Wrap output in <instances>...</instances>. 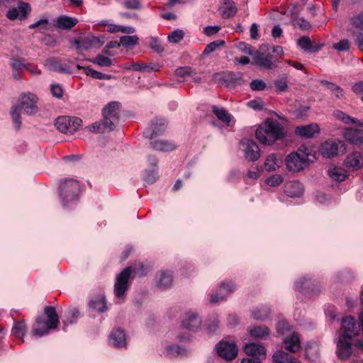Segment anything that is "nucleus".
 Listing matches in <instances>:
<instances>
[{
    "label": "nucleus",
    "mask_w": 363,
    "mask_h": 363,
    "mask_svg": "<svg viewBox=\"0 0 363 363\" xmlns=\"http://www.w3.org/2000/svg\"><path fill=\"white\" fill-rule=\"evenodd\" d=\"M313 282L310 279L306 277H302L298 279L295 283L296 289L301 292L313 290Z\"/></svg>",
    "instance_id": "42"
},
{
    "label": "nucleus",
    "mask_w": 363,
    "mask_h": 363,
    "mask_svg": "<svg viewBox=\"0 0 363 363\" xmlns=\"http://www.w3.org/2000/svg\"><path fill=\"white\" fill-rule=\"evenodd\" d=\"M119 107L118 102H110L103 110V119L86 127V128L94 133H104L114 130L119 118Z\"/></svg>",
    "instance_id": "3"
},
{
    "label": "nucleus",
    "mask_w": 363,
    "mask_h": 363,
    "mask_svg": "<svg viewBox=\"0 0 363 363\" xmlns=\"http://www.w3.org/2000/svg\"><path fill=\"white\" fill-rule=\"evenodd\" d=\"M319 132L320 128L317 123L298 126L295 129L296 134L303 138H313Z\"/></svg>",
    "instance_id": "18"
},
{
    "label": "nucleus",
    "mask_w": 363,
    "mask_h": 363,
    "mask_svg": "<svg viewBox=\"0 0 363 363\" xmlns=\"http://www.w3.org/2000/svg\"><path fill=\"white\" fill-rule=\"evenodd\" d=\"M294 24L295 26H297L303 30H308L311 27V23L308 21L298 17H296L294 20Z\"/></svg>",
    "instance_id": "58"
},
{
    "label": "nucleus",
    "mask_w": 363,
    "mask_h": 363,
    "mask_svg": "<svg viewBox=\"0 0 363 363\" xmlns=\"http://www.w3.org/2000/svg\"><path fill=\"white\" fill-rule=\"evenodd\" d=\"M16 9L18 10L20 13V20L26 18L31 11L30 5L28 3L23 1H20L18 3V8Z\"/></svg>",
    "instance_id": "49"
},
{
    "label": "nucleus",
    "mask_w": 363,
    "mask_h": 363,
    "mask_svg": "<svg viewBox=\"0 0 363 363\" xmlns=\"http://www.w3.org/2000/svg\"><path fill=\"white\" fill-rule=\"evenodd\" d=\"M359 328L353 317L342 320L340 336L337 342V354L341 359L348 358L352 353V339L359 334Z\"/></svg>",
    "instance_id": "1"
},
{
    "label": "nucleus",
    "mask_w": 363,
    "mask_h": 363,
    "mask_svg": "<svg viewBox=\"0 0 363 363\" xmlns=\"http://www.w3.org/2000/svg\"><path fill=\"white\" fill-rule=\"evenodd\" d=\"M352 27L349 31L357 38L358 33H363V12L350 19Z\"/></svg>",
    "instance_id": "32"
},
{
    "label": "nucleus",
    "mask_w": 363,
    "mask_h": 363,
    "mask_svg": "<svg viewBox=\"0 0 363 363\" xmlns=\"http://www.w3.org/2000/svg\"><path fill=\"white\" fill-rule=\"evenodd\" d=\"M166 128V121L164 119L157 120L155 123H152L150 129H147L144 132V135L147 138H152L162 133Z\"/></svg>",
    "instance_id": "23"
},
{
    "label": "nucleus",
    "mask_w": 363,
    "mask_h": 363,
    "mask_svg": "<svg viewBox=\"0 0 363 363\" xmlns=\"http://www.w3.org/2000/svg\"><path fill=\"white\" fill-rule=\"evenodd\" d=\"M219 13L223 18L233 17L238 11L235 3L232 0H222L219 6Z\"/></svg>",
    "instance_id": "19"
},
{
    "label": "nucleus",
    "mask_w": 363,
    "mask_h": 363,
    "mask_svg": "<svg viewBox=\"0 0 363 363\" xmlns=\"http://www.w3.org/2000/svg\"><path fill=\"white\" fill-rule=\"evenodd\" d=\"M128 69H133L135 71H140V72H150V71H157L158 70L157 68L155 67V66L152 64H147V63H138V62H131L130 65H127L125 67Z\"/></svg>",
    "instance_id": "39"
},
{
    "label": "nucleus",
    "mask_w": 363,
    "mask_h": 363,
    "mask_svg": "<svg viewBox=\"0 0 363 363\" xmlns=\"http://www.w3.org/2000/svg\"><path fill=\"white\" fill-rule=\"evenodd\" d=\"M123 6L128 9H139L140 3L139 0H124L122 3Z\"/></svg>",
    "instance_id": "64"
},
{
    "label": "nucleus",
    "mask_w": 363,
    "mask_h": 363,
    "mask_svg": "<svg viewBox=\"0 0 363 363\" xmlns=\"http://www.w3.org/2000/svg\"><path fill=\"white\" fill-rule=\"evenodd\" d=\"M252 59L256 65L264 69H272L277 67V64L273 60L272 55L261 50H256L253 54Z\"/></svg>",
    "instance_id": "14"
},
{
    "label": "nucleus",
    "mask_w": 363,
    "mask_h": 363,
    "mask_svg": "<svg viewBox=\"0 0 363 363\" xmlns=\"http://www.w3.org/2000/svg\"><path fill=\"white\" fill-rule=\"evenodd\" d=\"M321 84L323 85H325L326 86V89L333 94L335 95V96L337 99H342L344 95V91L343 89L339 86L338 85L329 82L326 80H323L321 82Z\"/></svg>",
    "instance_id": "40"
},
{
    "label": "nucleus",
    "mask_w": 363,
    "mask_h": 363,
    "mask_svg": "<svg viewBox=\"0 0 363 363\" xmlns=\"http://www.w3.org/2000/svg\"><path fill=\"white\" fill-rule=\"evenodd\" d=\"M79 315V311L77 308H72L68 311L67 319L64 320V325H68L76 321Z\"/></svg>",
    "instance_id": "52"
},
{
    "label": "nucleus",
    "mask_w": 363,
    "mask_h": 363,
    "mask_svg": "<svg viewBox=\"0 0 363 363\" xmlns=\"http://www.w3.org/2000/svg\"><path fill=\"white\" fill-rule=\"evenodd\" d=\"M77 69H83V72L86 75L91 77L93 79L106 80V79H110L112 78L111 75L99 72L96 70L91 69L89 67H82L79 65H77Z\"/></svg>",
    "instance_id": "35"
},
{
    "label": "nucleus",
    "mask_w": 363,
    "mask_h": 363,
    "mask_svg": "<svg viewBox=\"0 0 363 363\" xmlns=\"http://www.w3.org/2000/svg\"><path fill=\"white\" fill-rule=\"evenodd\" d=\"M89 61L104 67H109L113 64L111 58L102 54L97 55L94 58L89 59Z\"/></svg>",
    "instance_id": "41"
},
{
    "label": "nucleus",
    "mask_w": 363,
    "mask_h": 363,
    "mask_svg": "<svg viewBox=\"0 0 363 363\" xmlns=\"http://www.w3.org/2000/svg\"><path fill=\"white\" fill-rule=\"evenodd\" d=\"M38 101V99L37 96L33 93L28 92L21 95L18 105L13 107L11 111V115L16 128L19 129L21 127V112L26 115H33L38 111L37 106Z\"/></svg>",
    "instance_id": "4"
},
{
    "label": "nucleus",
    "mask_w": 363,
    "mask_h": 363,
    "mask_svg": "<svg viewBox=\"0 0 363 363\" xmlns=\"http://www.w3.org/2000/svg\"><path fill=\"white\" fill-rule=\"evenodd\" d=\"M225 44L224 40H215L211 43H209L205 48V50L203 52V55H208L211 52L215 51L217 48H218L220 45H223Z\"/></svg>",
    "instance_id": "53"
},
{
    "label": "nucleus",
    "mask_w": 363,
    "mask_h": 363,
    "mask_svg": "<svg viewBox=\"0 0 363 363\" xmlns=\"http://www.w3.org/2000/svg\"><path fill=\"white\" fill-rule=\"evenodd\" d=\"M284 181V178L280 174H273L269 177L267 180L266 183L270 186H277L280 185Z\"/></svg>",
    "instance_id": "54"
},
{
    "label": "nucleus",
    "mask_w": 363,
    "mask_h": 363,
    "mask_svg": "<svg viewBox=\"0 0 363 363\" xmlns=\"http://www.w3.org/2000/svg\"><path fill=\"white\" fill-rule=\"evenodd\" d=\"M218 354L223 359L230 361L235 359L238 354V347L233 342L220 341L216 345Z\"/></svg>",
    "instance_id": "12"
},
{
    "label": "nucleus",
    "mask_w": 363,
    "mask_h": 363,
    "mask_svg": "<svg viewBox=\"0 0 363 363\" xmlns=\"http://www.w3.org/2000/svg\"><path fill=\"white\" fill-rule=\"evenodd\" d=\"M252 91H262L267 87L266 83L262 79H254L250 84Z\"/></svg>",
    "instance_id": "57"
},
{
    "label": "nucleus",
    "mask_w": 363,
    "mask_h": 363,
    "mask_svg": "<svg viewBox=\"0 0 363 363\" xmlns=\"http://www.w3.org/2000/svg\"><path fill=\"white\" fill-rule=\"evenodd\" d=\"M82 121L79 118L61 116L56 119L55 126L60 132L72 135L82 125Z\"/></svg>",
    "instance_id": "9"
},
{
    "label": "nucleus",
    "mask_w": 363,
    "mask_h": 363,
    "mask_svg": "<svg viewBox=\"0 0 363 363\" xmlns=\"http://www.w3.org/2000/svg\"><path fill=\"white\" fill-rule=\"evenodd\" d=\"M298 45L303 50L309 52L312 42L308 37L303 36L298 39Z\"/></svg>",
    "instance_id": "56"
},
{
    "label": "nucleus",
    "mask_w": 363,
    "mask_h": 363,
    "mask_svg": "<svg viewBox=\"0 0 363 363\" xmlns=\"http://www.w3.org/2000/svg\"><path fill=\"white\" fill-rule=\"evenodd\" d=\"M333 48L338 51H347L350 50V43L348 40L343 39L333 44Z\"/></svg>",
    "instance_id": "60"
},
{
    "label": "nucleus",
    "mask_w": 363,
    "mask_h": 363,
    "mask_svg": "<svg viewBox=\"0 0 363 363\" xmlns=\"http://www.w3.org/2000/svg\"><path fill=\"white\" fill-rule=\"evenodd\" d=\"M345 167L352 170L359 169L363 165V156L361 152L355 151L348 155L345 160Z\"/></svg>",
    "instance_id": "20"
},
{
    "label": "nucleus",
    "mask_w": 363,
    "mask_h": 363,
    "mask_svg": "<svg viewBox=\"0 0 363 363\" xmlns=\"http://www.w3.org/2000/svg\"><path fill=\"white\" fill-rule=\"evenodd\" d=\"M344 137L350 143L359 145L363 143V130L348 128L345 130Z\"/></svg>",
    "instance_id": "22"
},
{
    "label": "nucleus",
    "mask_w": 363,
    "mask_h": 363,
    "mask_svg": "<svg viewBox=\"0 0 363 363\" xmlns=\"http://www.w3.org/2000/svg\"><path fill=\"white\" fill-rule=\"evenodd\" d=\"M281 157L279 158L276 154L269 155L264 162V169L267 172L275 171L280 167Z\"/></svg>",
    "instance_id": "36"
},
{
    "label": "nucleus",
    "mask_w": 363,
    "mask_h": 363,
    "mask_svg": "<svg viewBox=\"0 0 363 363\" xmlns=\"http://www.w3.org/2000/svg\"><path fill=\"white\" fill-rule=\"evenodd\" d=\"M330 177L337 182L344 181L347 177V172L341 167H333L328 170Z\"/></svg>",
    "instance_id": "43"
},
{
    "label": "nucleus",
    "mask_w": 363,
    "mask_h": 363,
    "mask_svg": "<svg viewBox=\"0 0 363 363\" xmlns=\"http://www.w3.org/2000/svg\"><path fill=\"white\" fill-rule=\"evenodd\" d=\"M10 66L13 69V76L16 79H20V73L28 69V66L22 58H11L10 60Z\"/></svg>",
    "instance_id": "26"
},
{
    "label": "nucleus",
    "mask_w": 363,
    "mask_h": 363,
    "mask_svg": "<svg viewBox=\"0 0 363 363\" xmlns=\"http://www.w3.org/2000/svg\"><path fill=\"white\" fill-rule=\"evenodd\" d=\"M333 116L345 124H354L357 126L363 127V121H359L355 118L351 117L347 113L340 110H335L333 113Z\"/></svg>",
    "instance_id": "27"
},
{
    "label": "nucleus",
    "mask_w": 363,
    "mask_h": 363,
    "mask_svg": "<svg viewBox=\"0 0 363 363\" xmlns=\"http://www.w3.org/2000/svg\"><path fill=\"white\" fill-rule=\"evenodd\" d=\"M150 145L154 150L162 152L174 150L177 147L173 142L164 140L152 141Z\"/></svg>",
    "instance_id": "31"
},
{
    "label": "nucleus",
    "mask_w": 363,
    "mask_h": 363,
    "mask_svg": "<svg viewBox=\"0 0 363 363\" xmlns=\"http://www.w3.org/2000/svg\"><path fill=\"white\" fill-rule=\"evenodd\" d=\"M213 112L221 121L228 125L230 122V115L223 108L213 107Z\"/></svg>",
    "instance_id": "45"
},
{
    "label": "nucleus",
    "mask_w": 363,
    "mask_h": 363,
    "mask_svg": "<svg viewBox=\"0 0 363 363\" xmlns=\"http://www.w3.org/2000/svg\"><path fill=\"white\" fill-rule=\"evenodd\" d=\"M346 150L345 144L337 140H328L322 143L320 148V154L327 158H330L334 156L343 153Z\"/></svg>",
    "instance_id": "10"
},
{
    "label": "nucleus",
    "mask_w": 363,
    "mask_h": 363,
    "mask_svg": "<svg viewBox=\"0 0 363 363\" xmlns=\"http://www.w3.org/2000/svg\"><path fill=\"white\" fill-rule=\"evenodd\" d=\"M277 330L279 334L284 335L290 331V325L286 320H281L277 325Z\"/></svg>",
    "instance_id": "61"
},
{
    "label": "nucleus",
    "mask_w": 363,
    "mask_h": 363,
    "mask_svg": "<svg viewBox=\"0 0 363 363\" xmlns=\"http://www.w3.org/2000/svg\"><path fill=\"white\" fill-rule=\"evenodd\" d=\"M288 78L286 76H282L274 81L276 91L278 92H284L288 89Z\"/></svg>",
    "instance_id": "47"
},
{
    "label": "nucleus",
    "mask_w": 363,
    "mask_h": 363,
    "mask_svg": "<svg viewBox=\"0 0 363 363\" xmlns=\"http://www.w3.org/2000/svg\"><path fill=\"white\" fill-rule=\"evenodd\" d=\"M150 48L157 53H161L164 51L160 41L157 38H151L150 40Z\"/></svg>",
    "instance_id": "62"
},
{
    "label": "nucleus",
    "mask_w": 363,
    "mask_h": 363,
    "mask_svg": "<svg viewBox=\"0 0 363 363\" xmlns=\"http://www.w3.org/2000/svg\"><path fill=\"white\" fill-rule=\"evenodd\" d=\"M89 306L96 311L104 313L107 309L105 296L103 295L95 296L90 301Z\"/></svg>",
    "instance_id": "33"
},
{
    "label": "nucleus",
    "mask_w": 363,
    "mask_h": 363,
    "mask_svg": "<svg viewBox=\"0 0 363 363\" xmlns=\"http://www.w3.org/2000/svg\"><path fill=\"white\" fill-rule=\"evenodd\" d=\"M163 354L169 358H174L186 355L187 351L177 345H169L165 347Z\"/></svg>",
    "instance_id": "30"
},
{
    "label": "nucleus",
    "mask_w": 363,
    "mask_h": 363,
    "mask_svg": "<svg viewBox=\"0 0 363 363\" xmlns=\"http://www.w3.org/2000/svg\"><path fill=\"white\" fill-rule=\"evenodd\" d=\"M131 273L132 269L128 267L125 268L116 277L113 292L116 298L118 299V303L123 302L126 297Z\"/></svg>",
    "instance_id": "8"
},
{
    "label": "nucleus",
    "mask_w": 363,
    "mask_h": 363,
    "mask_svg": "<svg viewBox=\"0 0 363 363\" xmlns=\"http://www.w3.org/2000/svg\"><path fill=\"white\" fill-rule=\"evenodd\" d=\"M74 43L78 52H82L84 50H89L93 48H100L104 43V40L103 37L91 35L82 38L80 40H77Z\"/></svg>",
    "instance_id": "11"
},
{
    "label": "nucleus",
    "mask_w": 363,
    "mask_h": 363,
    "mask_svg": "<svg viewBox=\"0 0 363 363\" xmlns=\"http://www.w3.org/2000/svg\"><path fill=\"white\" fill-rule=\"evenodd\" d=\"M137 35H124L120 38L121 45L125 48H132L138 44Z\"/></svg>",
    "instance_id": "46"
},
{
    "label": "nucleus",
    "mask_w": 363,
    "mask_h": 363,
    "mask_svg": "<svg viewBox=\"0 0 363 363\" xmlns=\"http://www.w3.org/2000/svg\"><path fill=\"white\" fill-rule=\"evenodd\" d=\"M173 281L172 274L168 272H160L156 276V284L159 288L166 289L170 286Z\"/></svg>",
    "instance_id": "29"
},
{
    "label": "nucleus",
    "mask_w": 363,
    "mask_h": 363,
    "mask_svg": "<svg viewBox=\"0 0 363 363\" xmlns=\"http://www.w3.org/2000/svg\"><path fill=\"white\" fill-rule=\"evenodd\" d=\"M30 29L38 28L40 31H52L55 28L54 22L50 23L47 18H40L34 23L30 24Z\"/></svg>",
    "instance_id": "37"
},
{
    "label": "nucleus",
    "mask_w": 363,
    "mask_h": 363,
    "mask_svg": "<svg viewBox=\"0 0 363 363\" xmlns=\"http://www.w3.org/2000/svg\"><path fill=\"white\" fill-rule=\"evenodd\" d=\"M244 350L249 356L257 357L258 358L265 357V349L259 344L254 342L246 344Z\"/></svg>",
    "instance_id": "25"
},
{
    "label": "nucleus",
    "mask_w": 363,
    "mask_h": 363,
    "mask_svg": "<svg viewBox=\"0 0 363 363\" xmlns=\"http://www.w3.org/2000/svg\"><path fill=\"white\" fill-rule=\"evenodd\" d=\"M45 313L48 317L47 321L38 320L34 324L32 333L34 336L42 337L48 333L49 330L55 329L59 324V317L52 306H46Z\"/></svg>",
    "instance_id": "6"
},
{
    "label": "nucleus",
    "mask_w": 363,
    "mask_h": 363,
    "mask_svg": "<svg viewBox=\"0 0 363 363\" xmlns=\"http://www.w3.org/2000/svg\"><path fill=\"white\" fill-rule=\"evenodd\" d=\"M109 343L117 348H123L127 345L126 334L123 330H113L109 337Z\"/></svg>",
    "instance_id": "16"
},
{
    "label": "nucleus",
    "mask_w": 363,
    "mask_h": 363,
    "mask_svg": "<svg viewBox=\"0 0 363 363\" xmlns=\"http://www.w3.org/2000/svg\"><path fill=\"white\" fill-rule=\"evenodd\" d=\"M184 33L183 30L177 29L168 35L167 39L171 43H178L184 38Z\"/></svg>",
    "instance_id": "50"
},
{
    "label": "nucleus",
    "mask_w": 363,
    "mask_h": 363,
    "mask_svg": "<svg viewBox=\"0 0 363 363\" xmlns=\"http://www.w3.org/2000/svg\"><path fill=\"white\" fill-rule=\"evenodd\" d=\"M174 73L177 77L185 78L191 76L193 73V70L190 67H182L177 68Z\"/></svg>",
    "instance_id": "59"
},
{
    "label": "nucleus",
    "mask_w": 363,
    "mask_h": 363,
    "mask_svg": "<svg viewBox=\"0 0 363 363\" xmlns=\"http://www.w3.org/2000/svg\"><path fill=\"white\" fill-rule=\"evenodd\" d=\"M248 331L256 340H266L269 335V330L266 326H255L249 329Z\"/></svg>",
    "instance_id": "34"
},
{
    "label": "nucleus",
    "mask_w": 363,
    "mask_h": 363,
    "mask_svg": "<svg viewBox=\"0 0 363 363\" xmlns=\"http://www.w3.org/2000/svg\"><path fill=\"white\" fill-rule=\"evenodd\" d=\"M237 48L241 52L253 56L255 52L252 51V46L245 42H240L236 45Z\"/></svg>",
    "instance_id": "63"
},
{
    "label": "nucleus",
    "mask_w": 363,
    "mask_h": 363,
    "mask_svg": "<svg viewBox=\"0 0 363 363\" xmlns=\"http://www.w3.org/2000/svg\"><path fill=\"white\" fill-rule=\"evenodd\" d=\"M273 363H301L291 354L279 350L273 355Z\"/></svg>",
    "instance_id": "28"
},
{
    "label": "nucleus",
    "mask_w": 363,
    "mask_h": 363,
    "mask_svg": "<svg viewBox=\"0 0 363 363\" xmlns=\"http://www.w3.org/2000/svg\"><path fill=\"white\" fill-rule=\"evenodd\" d=\"M80 192L79 182L72 179H66L61 182L59 194L64 206L77 201Z\"/></svg>",
    "instance_id": "7"
},
{
    "label": "nucleus",
    "mask_w": 363,
    "mask_h": 363,
    "mask_svg": "<svg viewBox=\"0 0 363 363\" xmlns=\"http://www.w3.org/2000/svg\"><path fill=\"white\" fill-rule=\"evenodd\" d=\"M26 333V327L23 321L16 323L12 328V333L16 337H23Z\"/></svg>",
    "instance_id": "48"
},
{
    "label": "nucleus",
    "mask_w": 363,
    "mask_h": 363,
    "mask_svg": "<svg viewBox=\"0 0 363 363\" xmlns=\"http://www.w3.org/2000/svg\"><path fill=\"white\" fill-rule=\"evenodd\" d=\"M201 326V318L199 314L194 311L187 312L182 320V327L189 330L196 332Z\"/></svg>",
    "instance_id": "15"
},
{
    "label": "nucleus",
    "mask_w": 363,
    "mask_h": 363,
    "mask_svg": "<svg viewBox=\"0 0 363 363\" xmlns=\"http://www.w3.org/2000/svg\"><path fill=\"white\" fill-rule=\"evenodd\" d=\"M240 146L246 160L254 162L260 157V150L254 140L243 139L240 142Z\"/></svg>",
    "instance_id": "13"
},
{
    "label": "nucleus",
    "mask_w": 363,
    "mask_h": 363,
    "mask_svg": "<svg viewBox=\"0 0 363 363\" xmlns=\"http://www.w3.org/2000/svg\"><path fill=\"white\" fill-rule=\"evenodd\" d=\"M304 189L301 183L297 181L287 182L285 185V192L290 197H299L303 193Z\"/></svg>",
    "instance_id": "24"
},
{
    "label": "nucleus",
    "mask_w": 363,
    "mask_h": 363,
    "mask_svg": "<svg viewBox=\"0 0 363 363\" xmlns=\"http://www.w3.org/2000/svg\"><path fill=\"white\" fill-rule=\"evenodd\" d=\"M209 296H210L209 302L211 304L217 303L220 302L225 299V294L223 293V291H220V293H219L218 291V290L210 294Z\"/></svg>",
    "instance_id": "55"
},
{
    "label": "nucleus",
    "mask_w": 363,
    "mask_h": 363,
    "mask_svg": "<svg viewBox=\"0 0 363 363\" xmlns=\"http://www.w3.org/2000/svg\"><path fill=\"white\" fill-rule=\"evenodd\" d=\"M78 23L76 18H72L65 15L60 16L54 20L55 28L61 30H69L74 27Z\"/></svg>",
    "instance_id": "21"
},
{
    "label": "nucleus",
    "mask_w": 363,
    "mask_h": 363,
    "mask_svg": "<svg viewBox=\"0 0 363 363\" xmlns=\"http://www.w3.org/2000/svg\"><path fill=\"white\" fill-rule=\"evenodd\" d=\"M320 356L319 346L316 343H308L306 346V357L311 361H316Z\"/></svg>",
    "instance_id": "38"
},
{
    "label": "nucleus",
    "mask_w": 363,
    "mask_h": 363,
    "mask_svg": "<svg viewBox=\"0 0 363 363\" xmlns=\"http://www.w3.org/2000/svg\"><path fill=\"white\" fill-rule=\"evenodd\" d=\"M45 66L53 71L63 72L65 70L60 62L55 58L48 59L45 62Z\"/></svg>",
    "instance_id": "51"
},
{
    "label": "nucleus",
    "mask_w": 363,
    "mask_h": 363,
    "mask_svg": "<svg viewBox=\"0 0 363 363\" xmlns=\"http://www.w3.org/2000/svg\"><path fill=\"white\" fill-rule=\"evenodd\" d=\"M284 128L280 123L272 118H267L257 128L255 135L260 143L272 145L276 141L284 138Z\"/></svg>",
    "instance_id": "2"
},
{
    "label": "nucleus",
    "mask_w": 363,
    "mask_h": 363,
    "mask_svg": "<svg viewBox=\"0 0 363 363\" xmlns=\"http://www.w3.org/2000/svg\"><path fill=\"white\" fill-rule=\"evenodd\" d=\"M311 157L315 158L312 149L306 145H301L296 151L291 152L286 157L285 164L289 171L298 172L308 166Z\"/></svg>",
    "instance_id": "5"
},
{
    "label": "nucleus",
    "mask_w": 363,
    "mask_h": 363,
    "mask_svg": "<svg viewBox=\"0 0 363 363\" xmlns=\"http://www.w3.org/2000/svg\"><path fill=\"white\" fill-rule=\"evenodd\" d=\"M236 289V285L232 281H225L221 282L217 290L219 293L223 291L225 294V298L232 294Z\"/></svg>",
    "instance_id": "44"
},
{
    "label": "nucleus",
    "mask_w": 363,
    "mask_h": 363,
    "mask_svg": "<svg viewBox=\"0 0 363 363\" xmlns=\"http://www.w3.org/2000/svg\"><path fill=\"white\" fill-rule=\"evenodd\" d=\"M284 347L286 350L296 352L301 348V340L297 333L293 332L285 337L283 340Z\"/></svg>",
    "instance_id": "17"
}]
</instances>
